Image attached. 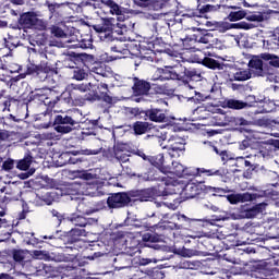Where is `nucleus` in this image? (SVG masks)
Instances as JSON below:
<instances>
[{"label":"nucleus","instance_id":"obj_40","mask_svg":"<svg viewBox=\"0 0 279 279\" xmlns=\"http://www.w3.org/2000/svg\"><path fill=\"white\" fill-rule=\"evenodd\" d=\"M33 258H37L38 260H47L49 258V256L47 255V252L34 251Z\"/></svg>","mask_w":279,"mask_h":279},{"label":"nucleus","instance_id":"obj_38","mask_svg":"<svg viewBox=\"0 0 279 279\" xmlns=\"http://www.w3.org/2000/svg\"><path fill=\"white\" fill-rule=\"evenodd\" d=\"M111 51H114L116 53H128V46L118 41V45L111 47Z\"/></svg>","mask_w":279,"mask_h":279},{"label":"nucleus","instance_id":"obj_47","mask_svg":"<svg viewBox=\"0 0 279 279\" xmlns=\"http://www.w3.org/2000/svg\"><path fill=\"white\" fill-rule=\"evenodd\" d=\"M77 210H78V213H81V215H90V213H93L88 208H86V204H84V203L78 204Z\"/></svg>","mask_w":279,"mask_h":279},{"label":"nucleus","instance_id":"obj_7","mask_svg":"<svg viewBox=\"0 0 279 279\" xmlns=\"http://www.w3.org/2000/svg\"><path fill=\"white\" fill-rule=\"evenodd\" d=\"M214 125L223 128L226 125H241L243 128L250 125V121L244 118H234L228 112H223L221 109H216V113L213 117Z\"/></svg>","mask_w":279,"mask_h":279},{"label":"nucleus","instance_id":"obj_53","mask_svg":"<svg viewBox=\"0 0 279 279\" xmlns=\"http://www.w3.org/2000/svg\"><path fill=\"white\" fill-rule=\"evenodd\" d=\"M31 239L27 241L28 245H36L38 243V240L34 238V233H31Z\"/></svg>","mask_w":279,"mask_h":279},{"label":"nucleus","instance_id":"obj_34","mask_svg":"<svg viewBox=\"0 0 279 279\" xmlns=\"http://www.w3.org/2000/svg\"><path fill=\"white\" fill-rule=\"evenodd\" d=\"M69 90H78V93H86L90 90V87L87 84H71L68 86Z\"/></svg>","mask_w":279,"mask_h":279},{"label":"nucleus","instance_id":"obj_17","mask_svg":"<svg viewBox=\"0 0 279 279\" xmlns=\"http://www.w3.org/2000/svg\"><path fill=\"white\" fill-rule=\"evenodd\" d=\"M148 162L151 163L153 167H156L163 175H167V173L171 171L169 167L165 166V155L162 154L148 157Z\"/></svg>","mask_w":279,"mask_h":279},{"label":"nucleus","instance_id":"obj_25","mask_svg":"<svg viewBox=\"0 0 279 279\" xmlns=\"http://www.w3.org/2000/svg\"><path fill=\"white\" fill-rule=\"evenodd\" d=\"M68 236H70L71 243H75V241H77L78 236H86V230L80 229V228H74L70 232H68Z\"/></svg>","mask_w":279,"mask_h":279},{"label":"nucleus","instance_id":"obj_23","mask_svg":"<svg viewBox=\"0 0 279 279\" xmlns=\"http://www.w3.org/2000/svg\"><path fill=\"white\" fill-rule=\"evenodd\" d=\"M96 97H100V99L105 100L106 104H112V98L108 95V85L100 83L97 86Z\"/></svg>","mask_w":279,"mask_h":279},{"label":"nucleus","instance_id":"obj_20","mask_svg":"<svg viewBox=\"0 0 279 279\" xmlns=\"http://www.w3.org/2000/svg\"><path fill=\"white\" fill-rule=\"evenodd\" d=\"M90 73H95V75H100V77H110L112 75V71L110 68L106 66L102 63H96L90 68Z\"/></svg>","mask_w":279,"mask_h":279},{"label":"nucleus","instance_id":"obj_54","mask_svg":"<svg viewBox=\"0 0 279 279\" xmlns=\"http://www.w3.org/2000/svg\"><path fill=\"white\" fill-rule=\"evenodd\" d=\"M137 156H140V158H143V160H148V161H149V158H151V156H147L145 155V153L141 150L137 151Z\"/></svg>","mask_w":279,"mask_h":279},{"label":"nucleus","instance_id":"obj_12","mask_svg":"<svg viewBox=\"0 0 279 279\" xmlns=\"http://www.w3.org/2000/svg\"><path fill=\"white\" fill-rule=\"evenodd\" d=\"M21 23L22 25H25V27H34L35 29H45L47 27V24L45 21L38 19L36 14L34 13H24L21 16Z\"/></svg>","mask_w":279,"mask_h":279},{"label":"nucleus","instance_id":"obj_60","mask_svg":"<svg viewBox=\"0 0 279 279\" xmlns=\"http://www.w3.org/2000/svg\"><path fill=\"white\" fill-rule=\"evenodd\" d=\"M0 279H13V278L8 274H0Z\"/></svg>","mask_w":279,"mask_h":279},{"label":"nucleus","instance_id":"obj_46","mask_svg":"<svg viewBox=\"0 0 279 279\" xmlns=\"http://www.w3.org/2000/svg\"><path fill=\"white\" fill-rule=\"evenodd\" d=\"M2 169L4 171H12V169H14V160L12 159L5 160L2 165Z\"/></svg>","mask_w":279,"mask_h":279},{"label":"nucleus","instance_id":"obj_2","mask_svg":"<svg viewBox=\"0 0 279 279\" xmlns=\"http://www.w3.org/2000/svg\"><path fill=\"white\" fill-rule=\"evenodd\" d=\"M167 175L165 177H156V175H149L147 173L138 175L140 180H143L144 182H151L154 180H161L163 182L166 187H161L159 190L158 195L165 197L167 195H177L178 193V182L173 180V178L169 175H177L178 178H184V175H193V170L191 168L184 167L182 163L178 161H172V167H168Z\"/></svg>","mask_w":279,"mask_h":279},{"label":"nucleus","instance_id":"obj_43","mask_svg":"<svg viewBox=\"0 0 279 279\" xmlns=\"http://www.w3.org/2000/svg\"><path fill=\"white\" fill-rule=\"evenodd\" d=\"M213 10H215L214 5L210 4H206L204 7H202L201 9H198L199 12V17L204 16V14H207V12H213Z\"/></svg>","mask_w":279,"mask_h":279},{"label":"nucleus","instance_id":"obj_36","mask_svg":"<svg viewBox=\"0 0 279 279\" xmlns=\"http://www.w3.org/2000/svg\"><path fill=\"white\" fill-rule=\"evenodd\" d=\"M246 21H251L253 23H263V21H265V15H263V13H254L247 15Z\"/></svg>","mask_w":279,"mask_h":279},{"label":"nucleus","instance_id":"obj_5","mask_svg":"<svg viewBox=\"0 0 279 279\" xmlns=\"http://www.w3.org/2000/svg\"><path fill=\"white\" fill-rule=\"evenodd\" d=\"M158 138H161L163 143H167L162 146V149H167L168 154L171 158H180L182 154H184L186 142L184 138L179 136H171L169 140H167V132H161V135H158Z\"/></svg>","mask_w":279,"mask_h":279},{"label":"nucleus","instance_id":"obj_50","mask_svg":"<svg viewBox=\"0 0 279 279\" xmlns=\"http://www.w3.org/2000/svg\"><path fill=\"white\" fill-rule=\"evenodd\" d=\"M44 104H45V106H49V108H53V106H56V100L51 101V100H49V97H47L44 100Z\"/></svg>","mask_w":279,"mask_h":279},{"label":"nucleus","instance_id":"obj_39","mask_svg":"<svg viewBox=\"0 0 279 279\" xmlns=\"http://www.w3.org/2000/svg\"><path fill=\"white\" fill-rule=\"evenodd\" d=\"M160 260H165V258H140L138 265H142L143 267L151 264V263H160Z\"/></svg>","mask_w":279,"mask_h":279},{"label":"nucleus","instance_id":"obj_3","mask_svg":"<svg viewBox=\"0 0 279 279\" xmlns=\"http://www.w3.org/2000/svg\"><path fill=\"white\" fill-rule=\"evenodd\" d=\"M170 62H177V65H168L165 68H158L153 73L154 82H167L169 80H184L185 76L191 77L195 82L202 80V74L195 70H186L185 66L180 64L182 62V56L170 57Z\"/></svg>","mask_w":279,"mask_h":279},{"label":"nucleus","instance_id":"obj_6","mask_svg":"<svg viewBox=\"0 0 279 279\" xmlns=\"http://www.w3.org/2000/svg\"><path fill=\"white\" fill-rule=\"evenodd\" d=\"M183 195H185L186 199H193V197L199 195V193H208L209 195H221L223 190L219 187H213L210 185H206L204 183H187L183 190Z\"/></svg>","mask_w":279,"mask_h":279},{"label":"nucleus","instance_id":"obj_21","mask_svg":"<svg viewBox=\"0 0 279 279\" xmlns=\"http://www.w3.org/2000/svg\"><path fill=\"white\" fill-rule=\"evenodd\" d=\"M146 117H148V119L150 121H155L156 123H162V121H165V119H167V116L165 114V111L160 110V109H149L146 111Z\"/></svg>","mask_w":279,"mask_h":279},{"label":"nucleus","instance_id":"obj_28","mask_svg":"<svg viewBox=\"0 0 279 279\" xmlns=\"http://www.w3.org/2000/svg\"><path fill=\"white\" fill-rule=\"evenodd\" d=\"M262 60H267L271 66L279 69V57L270 53H262Z\"/></svg>","mask_w":279,"mask_h":279},{"label":"nucleus","instance_id":"obj_11","mask_svg":"<svg viewBox=\"0 0 279 279\" xmlns=\"http://www.w3.org/2000/svg\"><path fill=\"white\" fill-rule=\"evenodd\" d=\"M267 208V203H259L253 207L250 205H242L240 207V218L241 219H253L257 215H260Z\"/></svg>","mask_w":279,"mask_h":279},{"label":"nucleus","instance_id":"obj_10","mask_svg":"<svg viewBox=\"0 0 279 279\" xmlns=\"http://www.w3.org/2000/svg\"><path fill=\"white\" fill-rule=\"evenodd\" d=\"M206 26L210 27L211 29H217V27H223V29H254L256 25L254 23H247V22H240V23H233L230 24L228 22H206Z\"/></svg>","mask_w":279,"mask_h":279},{"label":"nucleus","instance_id":"obj_15","mask_svg":"<svg viewBox=\"0 0 279 279\" xmlns=\"http://www.w3.org/2000/svg\"><path fill=\"white\" fill-rule=\"evenodd\" d=\"M63 47L70 49H90V47H93V40L90 38L75 40V37L72 36L69 40L63 43Z\"/></svg>","mask_w":279,"mask_h":279},{"label":"nucleus","instance_id":"obj_14","mask_svg":"<svg viewBox=\"0 0 279 279\" xmlns=\"http://www.w3.org/2000/svg\"><path fill=\"white\" fill-rule=\"evenodd\" d=\"M128 202H130V197H128V194L117 193L108 198L107 204L109 208H123V206H125Z\"/></svg>","mask_w":279,"mask_h":279},{"label":"nucleus","instance_id":"obj_4","mask_svg":"<svg viewBox=\"0 0 279 279\" xmlns=\"http://www.w3.org/2000/svg\"><path fill=\"white\" fill-rule=\"evenodd\" d=\"M279 195V184H271L268 187L259 193H242V194H230L227 195V201L231 204H243L245 202H254L258 197H271L276 199Z\"/></svg>","mask_w":279,"mask_h":279},{"label":"nucleus","instance_id":"obj_31","mask_svg":"<svg viewBox=\"0 0 279 279\" xmlns=\"http://www.w3.org/2000/svg\"><path fill=\"white\" fill-rule=\"evenodd\" d=\"M242 19H245V11L243 10L232 11L228 15V21H231L232 23L241 21Z\"/></svg>","mask_w":279,"mask_h":279},{"label":"nucleus","instance_id":"obj_48","mask_svg":"<svg viewBox=\"0 0 279 279\" xmlns=\"http://www.w3.org/2000/svg\"><path fill=\"white\" fill-rule=\"evenodd\" d=\"M47 196L48 198L47 199L44 198V202H46L48 206H51L53 202V197H56V193L54 192L47 193Z\"/></svg>","mask_w":279,"mask_h":279},{"label":"nucleus","instance_id":"obj_35","mask_svg":"<svg viewBox=\"0 0 279 279\" xmlns=\"http://www.w3.org/2000/svg\"><path fill=\"white\" fill-rule=\"evenodd\" d=\"M154 195H156V193L154 192V189L143 190L141 192V202H147V201L151 199V197H154Z\"/></svg>","mask_w":279,"mask_h":279},{"label":"nucleus","instance_id":"obj_57","mask_svg":"<svg viewBox=\"0 0 279 279\" xmlns=\"http://www.w3.org/2000/svg\"><path fill=\"white\" fill-rule=\"evenodd\" d=\"M205 145H207L208 147H210L213 149V151H216V154H219V150L217 149L216 146H213L211 142H205Z\"/></svg>","mask_w":279,"mask_h":279},{"label":"nucleus","instance_id":"obj_41","mask_svg":"<svg viewBox=\"0 0 279 279\" xmlns=\"http://www.w3.org/2000/svg\"><path fill=\"white\" fill-rule=\"evenodd\" d=\"M213 41V35L210 33L203 35L199 39H195V43H202L203 45H208Z\"/></svg>","mask_w":279,"mask_h":279},{"label":"nucleus","instance_id":"obj_22","mask_svg":"<svg viewBox=\"0 0 279 279\" xmlns=\"http://www.w3.org/2000/svg\"><path fill=\"white\" fill-rule=\"evenodd\" d=\"M68 221H71L73 226H77L78 228H86V226L90 223L89 219H86L80 214H73L72 216L68 217Z\"/></svg>","mask_w":279,"mask_h":279},{"label":"nucleus","instance_id":"obj_51","mask_svg":"<svg viewBox=\"0 0 279 279\" xmlns=\"http://www.w3.org/2000/svg\"><path fill=\"white\" fill-rule=\"evenodd\" d=\"M247 147H250V141L244 140L242 141V143L240 144V149H247Z\"/></svg>","mask_w":279,"mask_h":279},{"label":"nucleus","instance_id":"obj_56","mask_svg":"<svg viewBox=\"0 0 279 279\" xmlns=\"http://www.w3.org/2000/svg\"><path fill=\"white\" fill-rule=\"evenodd\" d=\"M94 29L96 32H98L99 34H104V32H106V27L100 26V25L94 26Z\"/></svg>","mask_w":279,"mask_h":279},{"label":"nucleus","instance_id":"obj_27","mask_svg":"<svg viewBox=\"0 0 279 279\" xmlns=\"http://www.w3.org/2000/svg\"><path fill=\"white\" fill-rule=\"evenodd\" d=\"M133 130H134L135 134H138V135L145 134V132H147V130H149V123L137 121L134 123Z\"/></svg>","mask_w":279,"mask_h":279},{"label":"nucleus","instance_id":"obj_64","mask_svg":"<svg viewBox=\"0 0 279 279\" xmlns=\"http://www.w3.org/2000/svg\"><path fill=\"white\" fill-rule=\"evenodd\" d=\"M272 263H274V265H277V266L279 267V256H278V257H275V258L272 259Z\"/></svg>","mask_w":279,"mask_h":279},{"label":"nucleus","instance_id":"obj_8","mask_svg":"<svg viewBox=\"0 0 279 279\" xmlns=\"http://www.w3.org/2000/svg\"><path fill=\"white\" fill-rule=\"evenodd\" d=\"M56 132L59 134H69L73 132V126L77 125V121L66 114L51 113Z\"/></svg>","mask_w":279,"mask_h":279},{"label":"nucleus","instance_id":"obj_33","mask_svg":"<svg viewBox=\"0 0 279 279\" xmlns=\"http://www.w3.org/2000/svg\"><path fill=\"white\" fill-rule=\"evenodd\" d=\"M31 166L32 157H25L24 159L17 162V169H20L21 171H27V169H29Z\"/></svg>","mask_w":279,"mask_h":279},{"label":"nucleus","instance_id":"obj_30","mask_svg":"<svg viewBox=\"0 0 279 279\" xmlns=\"http://www.w3.org/2000/svg\"><path fill=\"white\" fill-rule=\"evenodd\" d=\"M51 34L52 36H54L56 38H62L63 43L61 45V47H64V43H66V34L64 33V31H62V28L58 27V26H53L51 28Z\"/></svg>","mask_w":279,"mask_h":279},{"label":"nucleus","instance_id":"obj_16","mask_svg":"<svg viewBox=\"0 0 279 279\" xmlns=\"http://www.w3.org/2000/svg\"><path fill=\"white\" fill-rule=\"evenodd\" d=\"M230 82H247L252 80V71L250 69H236L229 74Z\"/></svg>","mask_w":279,"mask_h":279},{"label":"nucleus","instance_id":"obj_13","mask_svg":"<svg viewBox=\"0 0 279 279\" xmlns=\"http://www.w3.org/2000/svg\"><path fill=\"white\" fill-rule=\"evenodd\" d=\"M100 8L101 9L108 8L110 14L118 16V21H123L124 9H123V7H121L117 2H114L113 0H100Z\"/></svg>","mask_w":279,"mask_h":279},{"label":"nucleus","instance_id":"obj_19","mask_svg":"<svg viewBox=\"0 0 279 279\" xmlns=\"http://www.w3.org/2000/svg\"><path fill=\"white\" fill-rule=\"evenodd\" d=\"M113 154L119 162H128L130 160V150L125 149V145L114 146Z\"/></svg>","mask_w":279,"mask_h":279},{"label":"nucleus","instance_id":"obj_62","mask_svg":"<svg viewBox=\"0 0 279 279\" xmlns=\"http://www.w3.org/2000/svg\"><path fill=\"white\" fill-rule=\"evenodd\" d=\"M183 269H191V264L189 262L183 263Z\"/></svg>","mask_w":279,"mask_h":279},{"label":"nucleus","instance_id":"obj_1","mask_svg":"<svg viewBox=\"0 0 279 279\" xmlns=\"http://www.w3.org/2000/svg\"><path fill=\"white\" fill-rule=\"evenodd\" d=\"M76 178L83 182H72L68 185V195H88L89 197H101L104 195V181L97 174L88 171H76Z\"/></svg>","mask_w":279,"mask_h":279},{"label":"nucleus","instance_id":"obj_52","mask_svg":"<svg viewBox=\"0 0 279 279\" xmlns=\"http://www.w3.org/2000/svg\"><path fill=\"white\" fill-rule=\"evenodd\" d=\"M228 219H232V215L226 214L225 216L218 217V221H228Z\"/></svg>","mask_w":279,"mask_h":279},{"label":"nucleus","instance_id":"obj_49","mask_svg":"<svg viewBox=\"0 0 279 279\" xmlns=\"http://www.w3.org/2000/svg\"><path fill=\"white\" fill-rule=\"evenodd\" d=\"M150 0H134L135 5H138L140 8H145L147 3H149Z\"/></svg>","mask_w":279,"mask_h":279},{"label":"nucleus","instance_id":"obj_24","mask_svg":"<svg viewBox=\"0 0 279 279\" xmlns=\"http://www.w3.org/2000/svg\"><path fill=\"white\" fill-rule=\"evenodd\" d=\"M177 254H179V256H182L183 258H193V256H199V251L182 247L177 251Z\"/></svg>","mask_w":279,"mask_h":279},{"label":"nucleus","instance_id":"obj_42","mask_svg":"<svg viewBox=\"0 0 279 279\" xmlns=\"http://www.w3.org/2000/svg\"><path fill=\"white\" fill-rule=\"evenodd\" d=\"M198 173H206V175H221L219 170H213V169H206V168H199Z\"/></svg>","mask_w":279,"mask_h":279},{"label":"nucleus","instance_id":"obj_61","mask_svg":"<svg viewBox=\"0 0 279 279\" xmlns=\"http://www.w3.org/2000/svg\"><path fill=\"white\" fill-rule=\"evenodd\" d=\"M144 241H156V238L154 235H148V238L145 235Z\"/></svg>","mask_w":279,"mask_h":279},{"label":"nucleus","instance_id":"obj_26","mask_svg":"<svg viewBox=\"0 0 279 279\" xmlns=\"http://www.w3.org/2000/svg\"><path fill=\"white\" fill-rule=\"evenodd\" d=\"M73 80H77L78 82H82V80H86V77H88V72H86V70L82 69V68H74L72 70Z\"/></svg>","mask_w":279,"mask_h":279},{"label":"nucleus","instance_id":"obj_18","mask_svg":"<svg viewBox=\"0 0 279 279\" xmlns=\"http://www.w3.org/2000/svg\"><path fill=\"white\" fill-rule=\"evenodd\" d=\"M262 58H263V54L260 57L255 56L250 60L248 66L253 75L263 76V59Z\"/></svg>","mask_w":279,"mask_h":279},{"label":"nucleus","instance_id":"obj_32","mask_svg":"<svg viewBox=\"0 0 279 279\" xmlns=\"http://www.w3.org/2000/svg\"><path fill=\"white\" fill-rule=\"evenodd\" d=\"M29 255V252L24 250H14L13 251V258L16 260V263H22V260H25L27 256Z\"/></svg>","mask_w":279,"mask_h":279},{"label":"nucleus","instance_id":"obj_55","mask_svg":"<svg viewBox=\"0 0 279 279\" xmlns=\"http://www.w3.org/2000/svg\"><path fill=\"white\" fill-rule=\"evenodd\" d=\"M34 171L35 170H31L29 173H22V174H20V178H22V180H27V178H29V175H34Z\"/></svg>","mask_w":279,"mask_h":279},{"label":"nucleus","instance_id":"obj_45","mask_svg":"<svg viewBox=\"0 0 279 279\" xmlns=\"http://www.w3.org/2000/svg\"><path fill=\"white\" fill-rule=\"evenodd\" d=\"M34 71L35 73H37V75H40V73H49V68L47 65H35L34 66Z\"/></svg>","mask_w":279,"mask_h":279},{"label":"nucleus","instance_id":"obj_59","mask_svg":"<svg viewBox=\"0 0 279 279\" xmlns=\"http://www.w3.org/2000/svg\"><path fill=\"white\" fill-rule=\"evenodd\" d=\"M46 138H47L48 141H51V140L56 138V133H48V134L46 135Z\"/></svg>","mask_w":279,"mask_h":279},{"label":"nucleus","instance_id":"obj_44","mask_svg":"<svg viewBox=\"0 0 279 279\" xmlns=\"http://www.w3.org/2000/svg\"><path fill=\"white\" fill-rule=\"evenodd\" d=\"M161 228L165 230H180V226L175 222H163Z\"/></svg>","mask_w":279,"mask_h":279},{"label":"nucleus","instance_id":"obj_37","mask_svg":"<svg viewBox=\"0 0 279 279\" xmlns=\"http://www.w3.org/2000/svg\"><path fill=\"white\" fill-rule=\"evenodd\" d=\"M204 66H207L208 69H219V62L215 59L205 58L203 60Z\"/></svg>","mask_w":279,"mask_h":279},{"label":"nucleus","instance_id":"obj_29","mask_svg":"<svg viewBox=\"0 0 279 279\" xmlns=\"http://www.w3.org/2000/svg\"><path fill=\"white\" fill-rule=\"evenodd\" d=\"M227 106L233 110H243V108H247V102L230 99L227 101Z\"/></svg>","mask_w":279,"mask_h":279},{"label":"nucleus","instance_id":"obj_63","mask_svg":"<svg viewBox=\"0 0 279 279\" xmlns=\"http://www.w3.org/2000/svg\"><path fill=\"white\" fill-rule=\"evenodd\" d=\"M3 93H5L3 89V83H0V97H3Z\"/></svg>","mask_w":279,"mask_h":279},{"label":"nucleus","instance_id":"obj_58","mask_svg":"<svg viewBox=\"0 0 279 279\" xmlns=\"http://www.w3.org/2000/svg\"><path fill=\"white\" fill-rule=\"evenodd\" d=\"M85 154L87 156H97V154H99V150H85Z\"/></svg>","mask_w":279,"mask_h":279},{"label":"nucleus","instance_id":"obj_9","mask_svg":"<svg viewBox=\"0 0 279 279\" xmlns=\"http://www.w3.org/2000/svg\"><path fill=\"white\" fill-rule=\"evenodd\" d=\"M133 84L132 89L134 95H147L151 85L145 81H141L136 77H123L121 86H130Z\"/></svg>","mask_w":279,"mask_h":279}]
</instances>
